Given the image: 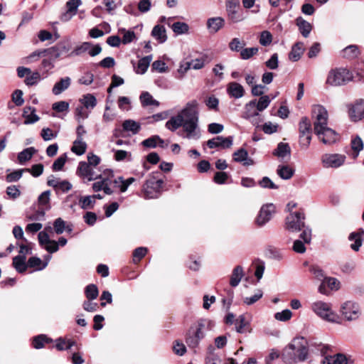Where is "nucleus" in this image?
I'll use <instances>...</instances> for the list:
<instances>
[{"label": "nucleus", "mask_w": 364, "mask_h": 364, "mask_svg": "<svg viewBox=\"0 0 364 364\" xmlns=\"http://www.w3.org/2000/svg\"><path fill=\"white\" fill-rule=\"evenodd\" d=\"M26 256L17 255L13 258V265L16 270L19 273H23L27 269V263L26 262Z\"/></svg>", "instance_id": "32"}, {"label": "nucleus", "mask_w": 364, "mask_h": 364, "mask_svg": "<svg viewBox=\"0 0 364 364\" xmlns=\"http://www.w3.org/2000/svg\"><path fill=\"white\" fill-rule=\"evenodd\" d=\"M225 26V19L222 17H213L207 21V28L211 33H217Z\"/></svg>", "instance_id": "21"}, {"label": "nucleus", "mask_w": 364, "mask_h": 364, "mask_svg": "<svg viewBox=\"0 0 364 364\" xmlns=\"http://www.w3.org/2000/svg\"><path fill=\"white\" fill-rule=\"evenodd\" d=\"M171 28L175 33L181 35L187 33L189 30V26L186 23L177 21L173 23Z\"/></svg>", "instance_id": "45"}, {"label": "nucleus", "mask_w": 364, "mask_h": 364, "mask_svg": "<svg viewBox=\"0 0 364 364\" xmlns=\"http://www.w3.org/2000/svg\"><path fill=\"white\" fill-rule=\"evenodd\" d=\"M95 203V201L93 200V197L92 196L82 197L80 199V206L82 209L85 210L92 208Z\"/></svg>", "instance_id": "61"}, {"label": "nucleus", "mask_w": 364, "mask_h": 364, "mask_svg": "<svg viewBox=\"0 0 364 364\" xmlns=\"http://www.w3.org/2000/svg\"><path fill=\"white\" fill-rule=\"evenodd\" d=\"M360 55L359 48L356 45H350L341 51V56L348 60L356 58Z\"/></svg>", "instance_id": "26"}, {"label": "nucleus", "mask_w": 364, "mask_h": 364, "mask_svg": "<svg viewBox=\"0 0 364 364\" xmlns=\"http://www.w3.org/2000/svg\"><path fill=\"white\" fill-rule=\"evenodd\" d=\"M263 296V292L261 289H257L255 294L250 297L244 299V303L247 305H252L259 300Z\"/></svg>", "instance_id": "63"}, {"label": "nucleus", "mask_w": 364, "mask_h": 364, "mask_svg": "<svg viewBox=\"0 0 364 364\" xmlns=\"http://www.w3.org/2000/svg\"><path fill=\"white\" fill-rule=\"evenodd\" d=\"M183 109L176 115L171 117L166 123V127L171 132H175L179 127H182L183 118Z\"/></svg>", "instance_id": "20"}, {"label": "nucleus", "mask_w": 364, "mask_h": 364, "mask_svg": "<svg viewBox=\"0 0 364 364\" xmlns=\"http://www.w3.org/2000/svg\"><path fill=\"white\" fill-rule=\"evenodd\" d=\"M122 127L124 131L131 132L133 134H137L141 129L140 124L132 119L124 120Z\"/></svg>", "instance_id": "37"}, {"label": "nucleus", "mask_w": 364, "mask_h": 364, "mask_svg": "<svg viewBox=\"0 0 364 364\" xmlns=\"http://www.w3.org/2000/svg\"><path fill=\"white\" fill-rule=\"evenodd\" d=\"M67 155L64 154L59 156L53 164L52 169L54 171H61L66 162Z\"/></svg>", "instance_id": "55"}, {"label": "nucleus", "mask_w": 364, "mask_h": 364, "mask_svg": "<svg viewBox=\"0 0 364 364\" xmlns=\"http://www.w3.org/2000/svg\"><path fill=\"white\" fill-rule=\"evenodd\" d=\"M301 230L302 232L299 235V240H302V242L306 244H309L311 241V229L304 225V228H302Z\"/></svg>", "instance_id": "58"}, {"label": "nucleus", "mask_w": 364, "mask_h": 364, "mask_svg": "<svg viewBox=\"0 0 364 364\" xmlns=\"http://www.w3.org/2000/svg\"><path fill=\"white\" fill-rule=\"evenodd\" d=\"M256 99L250 101L245 105L242 118L249 120L253 126L259 127L263 117L256 109Z\"/></svg>", "instance_id": "10"}, {"label": "nucleus", "mask_w": 364, "mask_h": 364, "mask_svg": "<svg viewBox=\"0 0 364 364\" xmlns=\"http://www.w3.org/2000/svg\"><path fill=\"white\" fill-rule=\"evenodd\" d=\"M348 361L345 354L337 353L334 355L326 356L322 364H348Z\"/></svg>", "instance_id": "25"}, {"label": "nucleus", "mask_w": 364, "mask_h": 364, "mask_svg": "<svg viewBox=\"0 0 364 364\" xmlns=\"http://www.w3.org/2000/svg\"><path fill=\"white\" fill-rule=\"evenodd\" d=\"M248 152L246 149L240 148L233 154V159L236 162H243L247 159Z\"/></svg>", "instance_id": "57"}, {"label": "nucleus", "mask_w": 364, "mask_h": 364, "mask_svg": "<svg viewBox=\"0 0 364 364\" xmlns=\"http://www.w3.org/2000/svg\"><path fill=\"white\" fill-rule=\"evenodd\" d=\"M348 240L350 241L354 240V243L351 244L350 247L354 251H358L362 245V240L360 235L357 232H351L348 236Z\"/></svg>", "instance_id": "49"}, {"label": "nucleus", "mask_w": 364, "mask_h": 364, "mask_svg": "<svg viewBox=\"0 0 364 364\" xmlns=\"http://www.w3.org/2000/svg\"><path fill=\"white\" fill-rule=\"evenodd\" d=\"M352 121L357 122L364 117V100H358L348 110Z\"/></svg>", "instance_id": "18"}, {"label": "nucleus", "mask_w": 364, "mask_h": 364, "mask_svg": "<svg viewBox=\"0 0 364 364\" xmlns=\"http://www.w3.org/2000/svg\"><path fill=\"white\" fill-rule=\"evenodd\" d=\"M259 51L257 47L245 48L240 50V58L242 60H248L256 55Z\"/></svg>", "instance_id": "50"}, {"label": "nucleus", "mask_w": 364, "mask_h": 364, "mask_svg": "<svg viewBox=\"0 0 364 364\" xmlns=\"http://www.w3.org/2000/svg\"><path fill=\"white\" fill-rule=\"evenodd\" d=\"M307 341L304 338H295L282 353V360L286 364H295L305 361L308 358Z\"/></svg>", "instance_id": "3"}, {"label": "nucleus", "mask_w": 364, "mask_h": 364, "mask_svg": "<svg viewBox=\"0 0 364 364\" xmlns=\"http://www.w3.org/2000/svg\"><path fill=\"white\" fill-rule=\"evenodd\" d=\"M42 264V261L39 257H31L28 259L27 262V268H36L38 270H41L44 269L46 266V264H44L43 266H41Z\"/></svg>", "instance_id": "53"}, {"label": "nucleus", "mask_w": 364, "mask_h": 364, "mask_svg": "<svg viewBox=\"0 0 364 364\" xmlns=\"http://www.w3.org/2000/svg\"><path fill=\"white\" fill-rule=\"evenodd\" d=\"M236 331L239 333H244L245 332H251L252 329L250 327V324L248 321L246 320L245 315L239 316L236 320Z\"/></svg>", "instance_id": "29"}, {"label": "nucleus", "mask_w": 364, "mask_h": 364, "mask_svg": "<svg viewBox=\"0 0 364 364\" xmlns=\"http://www.w3.org/2000/svg\"><path fill=\"white\" fill-rule=\"evenodd\" d=\"M140 100L143 107H147L150 105L158 107L159 105V102L154 100L152 95L148 92H144L141 94Z\"/></svg>", "instance_id": "41"}, {"label": "nucleus", "mask_w": 364, "mask_h": 364, "mask_svg": "<svg viewBox=\"0 0 364 364\" xmlns=\"http://www.w3.org/2000/svg\"><path fill=\"white\" fill-rule=\"evenodd\" d=\"M299 144L302 149L309 148L312 139L311 122L307 117H303L299 123Z\"/></svg>", "instance_id": "6"}, {"label": "nucleus", "mask_w": 364, "mask_h": 364, "mask_svg": "<svg viewBox=\"0 0 364 364\" xmlns=\"http://www.w3.org/2000/svg\"><path fill=\"white\" fill-rule=\"evenodd\" d=\"M272 41V35L268 31L261 32L259 39V43L263 46H267L271 44Z\"/></svg>", "instance_id": "56"}, {"label": "nucleus", "mask_w": 364, "mask_h": 364, "mask_svg": "<svg viewBox=\"0 0 364 364\" xmlns=\"http://www.w3.org/2000/svg\"><path fill=\"white\" fill-rule=\"evenodd\" d=\"M23 117L25 118V124H33L39 120V117L36 114V109L31 106L23 109Z\"/></svg>", "instance_id": "23"}, {"label": "nucleus", "mask_w": 364, "mask_h": 364, "mask_svg": "<svg viewBox=\"0 0 364 364\" xmlns=\"http://www.w3.org/2000/svg\"><path fill=\"white\" fill-rule=\"evenodd\" d=\"M48 57V58H45L42 60L40 68L46 72H48L54 68V62L56 60L55 58H53L50 56Z\"/></svg>", "instance_id": "62"}, {"label": "nucleus", "mask_w": 364, "mask_h": 364, "mask_svg": "<svg viewBox=\"0 0 364 364\" xmlns=\"http://www.w3.org/2000/svg\"><path fill=\"white\" fill-rule=\"evenodd\" d=\"M26 171H29V168L18 169L7 174L6 176V182L12 183L18 181L22 177L23 173Z\"/></svg>", "instance_id": "47"}, {"label": "nucleus", "mask_w": 364, "mask_h": 364, "mask_svg": "<svg viewBox=\"0 0 364 364\" xmlns=\"http://www.w3.org/2000/svg\"><path fill=\"white\" fill-rule=\"evenodd\" d=\"M71 43L68 40H64L58 42L54 46L46 48L47 56L58 59L65 55H68L71 49Z\"/></svg>", "instance_id": "12"}, {"label": "nucleus", "mask_w": 364, "mask_h": 364, "mask_svg": "<svg viewBox=\"0 0 364 364\" xmlns=\"http://www.w3.org/2000/svg\"><path fill=\"white\" fill-rule=\"evenodd\" d=\"M314 119V132L324 144H332L337 139L334 130L328 127V114L326 109L321 105H314L311 109Z\"/></svg>", "instance_id": "1"}, {"label": "nucleus", "mask_w": 364, "mask_h": 364, "mask_svg": "<svg viewBox=\"0 0 364 364\" xmlns=\"http://www.w3.org/2000/svg\"><path fill=\"white\" fill-rule=\"evenodd\" d=\"M304 213L301 212L291 213L285 220V228L290 232H299L304 228Z\"/></svg>", "instance_id": "11"}, {"label": "nucleus", "mask_w": 364, "mask_h": 364, "mask_svg": "<svg viewBox=\"0 0 364 364\" xmlns=\"http://www.w3.org/2000/svg\"><path fill=\"white\" fill-rule=\"evenodd\" d=\"M243 269L241 266L238 265L236 266L232 272L230 280V284L232 287H237L241 279L243 277Z\"/></svg>", "instance_id": "34"}, {"label": "nucleus", "mask_w": 364, "mask_h": 364, "mask_svg": "<svg viewBox=\"0 0 364 364\" xmlns=\"http://www.w3.org/2000/svg\"><path fill=\"white\" fill-rule=\"evenodd\" d=\"M226 91L230 97L235 99L242 97L245 93L243 86L237 82H229Z\"/></svg>", "instance_id": "19"}, {"label": "nucleus", "mask_w": 364, "mask_h": 364, "mask_svg": "<svg viewBox=\"0 0 364 364\" xmlns=\"http://www.w3.org/2000/svg\"><path fill=\"white\" fill-rule=\"evenodd\" d=\"M346 156L339 154H326L322 156L321 161L325 168H338L341 166Z\"/></svg>", "instance_id": "13"}, {"label": "nucleus", "mask_w": 364, "mask_h": 364, "mask_svg": "<svg viewBox=\"0 0 364 364\" xmlns=\"http://www.w3.org/2000/svg\"><path fill=\"white\" fill-rule=\"evenodd\" d=\"M205 320L198 321L196 326H192L188 331L186 336V343L188 347L196 348L200 341L204 338L202 329L205 328Z\"/></svg>", "instance_id": "5"}, {"label": "nucleus", "mask_w": 364, "mask_h": 364, "mask_svg": "<svg viewBox=\"0 0 364 364\" xmlns=\"http://www.w3.org/2000/svg\"><path fill=\"white\" fill-rule=\"evenodd\" d=\"M85 294L88 300H94L99 295L98 288L95 284H88L85 289Z\"/></svg>", "instance_id": "44"}, {"label": "nucleus", "mask_w": 364, "mask_h": 364, "mask_svg": "<svg viewBox=\"0 0 364 364\" xmlns=\"http://www.w3.org/2000/svg\"><path fill=\"white\" fill-rule=\"evenodd\" d=\"M274 212V206L272 203L263 205L255 219V223L258 227H262L272 218Z\"/></svg>", "instance_id": "14"}, {"label": "nucleus", "mask_w": 364, "mask_h": 364, "mask_svg": "<svg viewBox=\"0 0 364 364\" xmlns=\"http://www.w3.org/2000/svg\"><path fill=\"white\" fill-rule=\"evenodd\" d=\"M304 50V43L302 42H297L292 46L289 54V60L294 62L298 61L303 54Z\"/></svg>", "instance_id": "28"}, {"label": "nucleus", "mask_w": 364, "mask_h": 364, "mask_svg": "<svg viewBox=\"0 0 364 364\" xmlns=\"http://www.w3.org/2000/svg\"><path fill=\"white\" fill-rule=\"evenodd\" d=\"M12 101L16 106H21L24 103L23 92L21 90H16L12 95Z\"/></svg>", "instance_id": "64"}, {"label": "nucleus", "mask_w": 364, "mask_h": 364, "mask_svg": "<svg viewBox=\"0 0 364 364\" xmlns=\"http://www.w3.org/2000/svg\"><path fill=\"white\" fill-rule=\"evenodd\" d=\"M164 181L162 179H156L151 178L146 180L142 188V197L145 199L157 198L161 193L162 185Z\"/></svg>", "instance_id": "8"}, {"label": "nucleus", "mask_w": 364, "mask_h": 364, "mask_svg": "<svg viewBox=\"0 0 364 364\" xmlns=\"http://www.w3.org/2000/svg\"><path fill=\"white\" fill-rule=\"evenodd\" d=\"M53 227L55 233L60 235L65 230V222L61 218H58L53 223Z\"/></svg>", "instance_id": "60"}, {"label": "nucleus", "mask_w": 364, "mask_h": 364, "mask_svg": "<svg viewBox=\"0 0 364 364\" xmlns=\"http://www.w3.org/2000/svg\"><path fill=\"white\" fill-rule=\"evenodd\" d=\"M353 76L351 72L346 68H339L329 71L326 83L331 86H341L353 80Z\"/></svg>", "instance_id": "4"}, {"label": "nucleus", "mask_w": 364, "mask_h": 364, "mask_svg": "<svg viewBox=\"0 0 364 364\" xmlns=\"http://www.w3.org/2000/svg\"><path fill=\"white\" fill-rule=\"evenodd\" d=\"M272 154L279 158L284 159L288 156V158L291 156V148L288 143L279 142L277 144V149H275Z\"/></svg>", "instance_id": "24"}, {"label": "nucleus", "mask_w": 364, "mask_h": 364, "mask_svg": "<svg viewBox=\"0 0 364 364\" xmlns=\"http://www.w3.org/2000/svg\"><path fill=\"white\" fill-rule=\"evenodd\" d=\"M151 36L159 43H164L167 40L166 31L164 26L156 25L151 31Z\"/></svg>", "instance_id": "22"}, {"label": "nucleus", "mask_w": 364, "mask_h": 364, "mask_svg": "<svg viewBox=\"0 0 364 364\" xmlns=\"http://www.w3.org/2000/svg\"><path fill=\"white\" fill-rule=\"evenodd\" d=\"M91 47L92 43L84 42L81 45L76 46L75 49L68 55V56L71 57L81 55L82 54L87 52L89 48H90Z\"/></svg>", "instance_id": "43"}, {"label": "nucleus", "mask_w": 364, "mask_h": 364, "mask_svg": "<svg viewBox=\"0 0 364 364\" xmlns=\"http://www.w3.org/2000/svg\"><path fill=\"white\" fill-rule=\"evenodd\" d=\"M151 60L152 55H149L141 58L139 60L137 68L135 70L136 73L141 75L144 74L146 72Z\"/></svg>", "instance_id": "35"}, {"label": "nucleus", "mask_w": 364, "mask_h": 364, "mask_svg": "<svg viewBox=\"0 0 364 364\" xmlns=\"http://www.w3.org/2000/svg\"><path fill=\"white\" fill-rule=\"evenodd\" d=\"M87 144L83 139H75L71 147V151L77 156H81L86 152Z\"/></svg>", "instance_id": "38"}, {"label": "nucleus", "mask_w": 364, "mask_h": 364, "mask_svg": "<svg viewBox=\"0 0 364 364\" xmlns=\"http://www.w3.org/2000/svg\"><path fill=\"white\" fill-rule=\"evenodd\" d=\"M296 26L303 37L307 38L312 29V26L310 23L303 19L301 17L296 18Z\"/></svg>", "instance_id": "30"}, {"label": "nucleus", "mask_w": 364, "mask_h": 364, "mask_svg": "<svg viewBox=\"0 0 364 364\" xmlns=\"http://www.w3.org/2000/svg\"><path fill=\"white\" fill-rule=\"evenodd\" d=\"M89 112L86 111V108L83 106H78L75 111V118L78 123H82V120L89 117Z\"/></svg>", "instance_id": "52"}, {"label": "nucleus", "mask_w": 364, "mask_h": 364, "mask_svg": "<svg viewBox=\"0 0 364 364\" xmlns=\"http://www.w3.org/2000/svg\"><path fill=\"white\" fill-rule=\"evenodd\" d=\"M78 176L86 178L88 181L101 178V175H95L92 166L85 161H80L77 168Z\"/></svg>", "instance_id": "16"}, {"label": "nucleus", "mask_w": 364, "mask_h": 364, "mask_svg": "<svg viewBox=\"0 0 364 364\" xmlns=\"http://www.w3.org/2000/svg\"><path fill=\"white\" fill-rule=\"evenodd\" d=\"M208 56L203 55L201 58L193 59L189 62H186V69L193 68L194 70H200L203 68L207 61Z\"/></svg>", "instance_id": "36"}, {"label": "nucleus", "mask_w": 364, "mask_h": 364, "mask_svg": "<svg viewBox=\"0 0 364 364\" xmlns=\"http://www.w3.org/2000/svg\"><path fill=\"white\" fill-rule=\"evenodd\" d=\"M292 313L289 309H284L281 312H277L274 314V318L277 321H287L291 319Z\"/></svg>", "instance_id": "59"}, {"label": "nucleus", "mask_w": 364, "mask_h": 364, "mask_svg": "<svg viewBox=\"0 0 364 364\" xmlns=\"http://www.w3.org/2000/svg\"><path fill=\"white\" fill-rule=\"evenodd\" d=\"M53 340L44 334L35 336L33 339V346L36 349H41L44 347L45 343H51Z\"/></svg>", "instance_id": "42"}, {"label": "nucleus", "mask_w": 364, "mask_h": 364, "mask_svg": "<svg viewBox=\"0 0 364 364\" xmlns=\"http://www.w3.org/2000/svg\"><path fill=\"white\" fill-rule=\"evenodd\" d=\"M245 42L238 38H234L229 43V48L233 52H240L245 46Z\"/></svg>", "instance_id": "48"}, {"label": "nucleus", "mask_w": 364, "mask_h": 364, "mask_svg": "<svg viewBox=\"0 0 364 364\" xmlns=\"http://www.w3.org/2000/svg\"><path fill=\"white\" fill-rule=\"evenodd\" d=\"M341 313L348 321L355 320L360 316V308L356 303L348 301L343 304Z\"/></svg>", "instance_id": "15"}, {"label": "nucleus", "mask_w": 364, "mask_h": 364, "mask_svg": "<svg viewBox=\"0 0 364 364\" xmlns=\"http://www.w3.org/2000/svg\"><path fill=\"white\" fill-rule=\"evenodd\" d=\"M225 10L228 21L232 23L241 22L246 18L240 9V0H226Z\"/></svg>", "instance_id": "7"}, {"label": "nucleus", "mask_w": 364, "mask_h": 364, "mask_svg": "<svg viewBox=\"0 0 364 364\" xmlns=\"http://www.w3.org/2000/svg\"><path fill=\"white\" fill-rule=\"evenodd\" d=\"M233 137L228 136L223 137L222 136H218L211 139H209L206 144L208 148L215 149V148H222V149H228L230 148L232 145Z\"/></svg>", "instance_id": "17"}, {"label": "nucleus", "mask_w": 364, "mask_h": 364, "mask_svg": "<svg viewBox=\"0 0 364 364\" xmlns=\"http://www.w3.org/2000/svg\"><path fill=\"white\" fill-rule=\"evenodd\" d=\"M82 106L87 109H92L97 105V99L92 94H86L80 100Z\"/></svg>", "instance_id": "39"}, {"label": "nucleus", "mask_w": 364, "mask_h": 364, "mask_svg": "<svg viewBox=\"0 0 364 364\" xmlns=\"http://www.w3.org/2000/svg\"><path fill=\"white\" fill-rule=\"evenodd\" d=\"M197 106L196 100H193L188 102L183 109V114L185 115L182 125L183 130L178 132V134L183 138L196 140L200 138L201 133L198 127Z\"/></svg>", "instance_id": "2"}, {"label": "nucleus", "mask_w": 364, "mask_h": 364, "mask_svg": "<svg viewBox=\"0 0 364 364\" xmlns=\"http://www.w3.org/2000/svg\"><path fill=\"white\" fill-rule=\"evenodd\" d=\"M119 32L123 33L122 42L123 44H128L135 38V33L132 31H127L125 28H120Z\"/></svg>", "instance_id": "54"}, {"label": "nucleus", "mask_w": 364, "mask_h": 364, "mask_svg": "<svg viewBox=\"0 0 364 364\" xmlns=\"http://www.w3.org/2000/svg\"><path fill=\"white\" fill-rule=\"evenodd\" d=\"M146 247H139L136 248L133 252V262L137 264L147 253Z\"/></svg>", "instance_id": "51"}, {"label": "nucleus", "mask_w": 364, "mask_h": 364, "mask_svg": "<svg viewBox=\"0 0 364 364\" xmlns=\"http://www.w3.org/2000/svg\"><path fill=\"white\" fill-rule=\"evenodd\" d=\"M311 309L323 320L330 322L336 321V315L332 311L330 304L318 301L311 304Z\"/></svg>", "instance_id": "9"}, {"label": "nucleus", "mask_w": 364, "mask_h": 364, "mask_svg": "<svg viewBox=\"0 0 364 364\" xmlns=\"http://www.w3.org/2000/svg\"><path fill=\"white\" fill-rule=\"evenodd\" d=\"M70 78L69 77H65L61 78L58 82H57L53 89L52 92L55 95H58L61 94L63 91L67 90L70 85Z\"/></svg>", "instance_id": "27"}, {"label": "nucleus", "mask_w": 364, "mask_h": 364, "mask_svg": "<svg viewBox=\"0 0 364 364\" xmlns=\"http://www.w3.org/2000/svg\"><path fill=\"white\" fill-rule=\"evenodd\" d=\"M295 170L288 165H279L277 169V175L284 180L290 179L294 174Z\"/></svg>", "instance_id": "31"}, {"label": "nucleus", "mask_w": 364, "mask_h": 364, "mask_svg": "<svg viewBox=\"0 0 364 364\" xmlns=\"http://www.w3.org/2000/svg\"><path fill=\"white\" fill-rule=\"evenodd\" d=\"M36 152V149L34 147H28L23 149L18 154V160L19 163L23 164L29 161Z\"/></svg>", "instance_id": "40"}, {"label": "nucleus", "mask_w": 364, "mask_h": 364, "mask_svg": "<svg viewBox=\"0 0 364 364\" xmlns=\"http://www.w3.org/2000/svg\"><path fill=\"white\" fill-rule=\"evenodd\" d=\"M310 271L317 279L322 281L318 290L321 293L324 294L325 291L323 289L325 288V279H326V277H325L323 271L318 266H312L310 268Z\"/></svg>", "instance_id": "33"}, {"label": "nucleus", "mask_w": 364, "mask_h": 364, "mask_svg": "<svg viewBox=\"0 0 364 364\" xmlns=\"http://www.w3.org/2000/svg\"><path fill=\"white\" fill-rule=\"evenodd\" d=\"M271 98L268 95H263L259 98V100H256V109L259 112L264 110L270 104Z\"/></svg>", "instance_id": "46"}]
</instances>
